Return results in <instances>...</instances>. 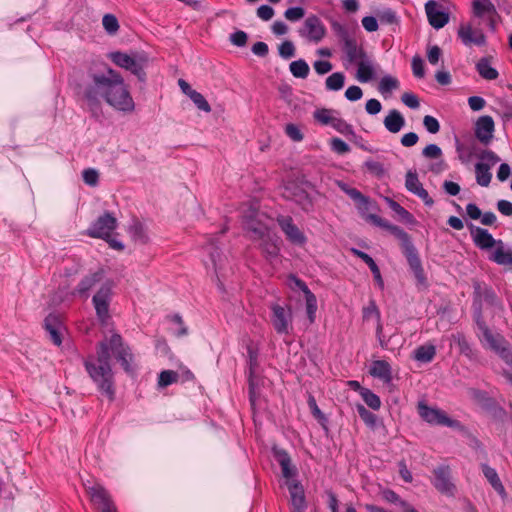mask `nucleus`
<instances>
[{"instance_id":"f257e3e1","label":"nucleus","mask_w":512,"mask_h":512,"mask_svg":"<svg viewBox=\"0 0 512 512\" xmlns=\"http://www.w3.org/2000/svg\"><path fill=\"white\" fill-rule=\"evenodd\" d=\"M111 352L126 373L135 372L131 365L133 354L118 333H113L109 340L104 339L98 342L96 355H88L83 359L87 374L97 386L98 391L110 402L114 401L116 396L114 372L110 363Z\"/></svg>"},{"instance_id":"f03ea898","label":"nucleus","mask_w":512,"mask_h":512,"mask_svg":"<svg viewBox=\"0 0 512 512\" xmlns=\"http://www.w3.org/2000/svg\"><path fill=\"white\" fill-rule=\"evenodd\" d=\"M89 82L83 89V98L93 116L101 113V101L114 110L132 113L135 103L123 77L114 69L107 68L106 72H89Z\"/></svg>"},{"instance_id":"7ed1b4c3","label":"nucleus","mask_w":512,"mask_h":512,"mask_svg":"<svg viewBox=\"0 0 512 512\" xmlns=\"http://www.w3.org/2000/svg\"><path fill=\"white\" fill-rule=\"evenodd\" d=\"M356 206L361 216L364 217L368 222L374 224L377 227L385 229L399 240L401 252L405 257L409 269L416 280V286L421 288H428V279L422 265L419 251L415 247L412 237L400 226L390 223L388 220L378 216L377 214H366V212L369 210H379L377 202L372 200L370 197H368L367 203H362L360 201L356 204Z\"/></svg>"},{"instance_id":"20e7f679","label":"nucleus","mask_w":512,"mask_h":512,"mask_svg":"<svg viewBox=\"0 0 512 512\" xmlns=\"http://www.w3.org/2000/svg\"><path fill=\"white\" fill-rule=\"evenodd\" d=\"M472 319L477 328L476 333H482L490 330L483 314V302L488 306L503 310L502 300L498 297L495 290L485 282L479 280L472 281Z\"/></svg>"},{"instance_id":"39448f33","label":"nucleus","mask_w":512,"mask_h":512,"mask_svg":"<svg viewBox=\"0 0 512 512\" xmlns=\"http://www.w3.org/2000/svg\"><path fill=\"white\" fill-rule=\"evenodd\" d=\"M417 411L419 416L430 425L446 426L458 430L464 428L459 420L449 417L446 412L440 408L430 407L425 401L418 402Z\"/></svg>"},{"instance_id":"423d86ee","label":"nucleus","mask_w":512,"mask_h":512,"mask_svg":"<svg viewBox=\"0 0 512 512\" xmlns=\"http://www.w3.org/2000/svg\"><path fill=\"white\" fill-rule=\"evenodd\" d=\"M333 30L342 42V50L350 64L357 63L365 58L367 55L361 45L357 43L355 37L351 36L349 31L339 23H333Z\"/></svg>"},{"instance_id":"0eeeda50","label":"nucleus","mask_w":512,"mask_h":512,"mask_svg":"<svg viewBox=\"0 0 512 512\" xmlns=\"http://www.w3.org/2000/svg\"><path fill=\"white\" fill-rule=\"evenodd\" d=\"M480 343L496 352L506 364L512 367V347L499 333L494 334L491 329L482 333H476Z\"/></svg>"},{"instance_id":"6e6552de","label":"nucleus","mask_w":512,"mask_h":512,"mask_svg":"<svg viewBox=\"0 0 512 512\" xmlns=\"http://www.w3.org/2000/svg\"><path fill=\"white\" fill-rule=\"evenodd\" d=\"M90 503L95 512H118V508L109 491L100 483L85 486Z\"/></svg>"},{"instance_id":"1a4fd4ad","label":"nucleus","mask_w":512,"mask_h":512,"mask_svg":"<svg viewBox=\"0 0 512 512\" xmlns=\"http://www.w3.org/2000/svg\"><path fill=\"white\" fill-rule=\"evenodd\" d=\"M113 280H106L92 298L96 316L100 323L106 324L110 318L109 307L112 300Z\"/></svg>"},{"instance_id":"9d476101","label":"nucleus","mask_w":512,"mask_h":512,"mask_svg":"<svg viewBox=\"0 0 512 512\" xmlns=\"http://www.w3.org/2000/svg\"><path fill=\"white\" fill-rule=\"evenodd\" d=\"M456 150L459 160H500L491 150L483 147L475 141L463 143L456 138Z\"/></svg>"},{"instance_id":"9b49d317","label":"nucleus","mask_w":512,"mask_h":512,"mask_svg":"<svg viewBox=\"0 0 512 512\" xmlns=\"http://www.w3.org/2000/svg\"><path fill=\"white\" fill-rule=\"evenodd\" d=\"M117 226L118 221L114 214L110 211H105L91 223L85 234L95 239L109 238V234H113Z\"/></svg>"},{"instance_id":"f8f14e48","label":"nucleus","mask_w":512,"mask_h":512,"mask_svg":"<svg viewBox=\"0 0 512 512\" xmlns=\"http://www.w3.org/2000/svg\"><path fill=\"white\" fill-rule=\"evenodd\" d=\"M276 222L284 233L286 240L297 247H304L308 238L305 233L294 223V220L289 215H278Z\"/></svg>"},{"instance_id":"ddd939ff","label":"nucleus","mask_w":512,"mask_h":512,"mask_svg":"<svg viewBox=\"0 0 512 512\" xmlns=\"http://www.w3.org/2000/svg\"><path fill=\"white\" fill-rule=\"evenodd\" d=\"M272 315L271 322L278 334H288L289 326L292 323V309L291 306L287 308L278 303H273L270 306Z\"/></svg>"},{"instance_id":"4468645a","label":"nucleus","mask_w":512,"mask_h":512,"mask_svg":"<svg viewBox=\"0 0 512 512\" xmlns=\"http://www.w3.org/2000/svg\"><path fill=\"white\" fill-rule=\"evenodd\" d=\"M434 479L432 481L433 486L440 493L454 496L456 491L455 484L451 481V469L448 465H439L433 469Z\"/></svg>"},{"instance_id":"2eb2a0df","label":"nucleus","mask_w":512,"mask_h":512,"mask_svg":"<svg viewBox=\"0 0 512 512\" xmlns=\"http://www.w3.org/2000/svg\"><path fill=\"white\" fill-rule=\"evenodd\" d=\"M467 227L474 245L480 250L488 251L502 245V240H496L487 229L475 226L471 222L467 223Z\"/></svg>"},{"instance_id":"dca6fc26","label":"nucleus","mask_w":512,"mask_h":512,"mask_svg":"<svg viewBox=\"0 0 512 512\" xmlns=\"http://www.w3.org/2000/svg\"><path fill=\"white\" fill-rule=\"evenodd\" d=\"M474 398L478 401L481 407L491 415L496 421H504L507 412L506 410L496 401L495 398L491 397L488 392L483 390H475Z\"/></svg>"},{"instance_id":"f3484780","label":"nucleus","mask_w":512,"mask_h":512,"mask_svg":"<svg viewBox=\"0 0 512 512\" xmlns=\"http://www.w3.org/2000/svg\"><path fill=\"white\" fill-rule=\"evenodd\" d=\"M285 197L295 202L305 212H310L314 208L310 194L296 183H289L285 187Z\"/></svg>"},{"instance_id":"a211bd4d","label":"nucleus","mask_w":512,"mask_h":512,"mask_svg":"<svg viewBox=\"0 0 512 512\" xmlns=\"http://www.w3.org/2000/svg\"><path fill=\"white\" fill-rule=\"evenodd\" d=\"M425 11L429 24L435 29H441L449 22V13L443 5L434 0H429L425 4Z\"/></svg>"},{"instance_id":"6ab92c4d","label":"nucleus","mask_w":512,"mask_h":512,"mask_svg":"<svg viewBox=\"0 0 512 512\" xmlns=\"http://www.w3.org/2000/svg\"><path fill=\"white\" fill-rule=\"evenodd\" d=\"M299 34L309 41L318 43L325 36V27L317 16L311 15L306 18Z\"/></svg>"},{"instance_id":"aec40b11","label":"nucleus","mask_w":512,"mask_h":512,"mask_svg":"<svg viewBox=\"0 0 512 512\" xmlns=\"http://www.w3.org/2000/svg\"><path fill=\"white\" fill-rule=\"evenodd\" d=\"M43 328L49 333V338L56 346H60L63 342L62 328L63 322L61 316L55 313H49L43 322Z\"/></svg>"},{"instance_id":"412c9836","label":"nucleus","mask_w":512,"mask_h":512,"mask_svg":"<svg viewBox=\"0 0 512 512\" xmlns=\"http://www.w3.org/2000/svg\"><path fill=\"white\" fill-rule=\"evenodd\" d=\"M272 455L273 458L280 465L282 475L284 478L291 479L297 475V468L294 465H292L291 457L285 449L273 446Z\"/></svg>"},{"instance_id":"4be33fe9","label":"nucleus","mask_w":512,"mask_h":512,"mask_svg":"<svg viewBox=\"0 0 512 512\" xmlns=\"http://www.w3.org/2000/svg\"><path fill=\"white\" fill-rule=\"evenodd\" d=\"M494 120L491 116H480L475 123V136L481 144L487 145L493 138Z\"/></svg>"},{"instance_id":"5701e85b","label":"nucleus","mask_w":512,"mask_h":512,"mask_svg":"<svg viewBox=\"0 0 512 512\" xmlns=\"http://www.w3.org/2000/svg\"><path fill=\"white\" fill-rule=\"evenodd\" d=\"M256 212L252 211L251 214L244 217V229L250 233L252 241H258L270 233L268 226L254 217Z\"/></svg>"},{"instance_id":"b1692460","label":"nucleus","mask_w":512,"mask_h":512,"mask_svg":"<svg viewBox=\"0 0 512 512\" xmlns=\"http://www.w3.org/2000/svg\"><path fill=\"white\" fill-rule=\"evenodd\" d=\"M259 249L262 255L267 260L276 259L280 255V243L281 239L276 234L271 232L262 239H259Z\"/></svg>"},{"instance_id":"393cba45","label":"nucleus","mask_w":512,"mask_h":512,"mask_svg":"<svg viewBox=\"0 0 512 512\" xmlns=\"http://www.w3.org/2000/svg\"><path fill=\"white\" fill-rule=\"evenodd\" d=\"M104 278V270L102 268H99L94 273H91L89 275H86L81 279V281L78 283L74 291L72 292L73 295H79L80 297H83L85 299L89 296V291L99 282H101Z\"/></svg>"},{"instance_id":"a878e982","label":"nucleus","mask_w":512,"mask_h":512,"mask_svg":"<svg viewBox=\"0 0 512 512\" xmlns=\"http://www.w3.org/2000/svg\"><path fill=\"white\" fill-rule=\"evenodd\" d=\"M287 487L291 497V511H305L307 503L303 485L299 481L293 480L287 483Z\"/></svg>"},{"instance_id":"bb28decb","label":"nucleus","mask_w":512,"mask_h":512,"mask_svg":"<svg viewBox=\"0 0 512 512\" xmlns=\"http://www.w3.org/2000/svg\"><path fill=\"white\" fill-rule=\"evenodd\" d=\"M458 36L466 46L472 44L483 46L486 43V37L481 29H473L471 25H461L458 29Z\"/></svg>"},{"instance_id":"cd10ccee","label":"nucleus","mask_w":512,"mask_h":512,"mask_svg":"<svg viewBox=\"0 0 512 512\" xmlns=\"http://www.w3.org/2000/svg\"><path fill=\"white\" fill-rule=\"evenodd\" d=\"M351 252L353 253L354 256L361 259L367 266H369V269L372 272L374 281L379 286V288L381 290H383L384 289V281H383L380 269H379L377 263L375 262V260L369 254H367L366 252L361 251L359 249L352 248Z\"/></svg>"},{"instance_id":"c85d7f7f","label":"nucleus","mask_w":512,"mask_h":512,"mask_svg":"<svg viewBox=\"0 0 512 512\" xmlns=\"http://www.w3.org/2000/svg\"><path fill=\"white\" fill-rule=\"evenodd\" d=\"M481 470L493 489L500 495L502 499H505L507 497V492L498 476L497 471L485 463L481 464Z\"/></svg>"},{"instance_id":"c756f323","label":"nucleus","mask_w":512,"mask_h":512,"mask_svg":"<svg viewBox=\"0 0 512 512\" xmlns=\"http://www.w3.org/2000/svg\"><path fill=\"white\" fill-rule=\"evenodd\" d=\"M369 373L371 376L381 379L384 383H390L393 378L391 365L386 360H374Z\"/></svg>"},{"instance_id":"7c9ffc66","label":"nucleus","mask_w":512,"mask_h":512,"mask_svg":"<svg viewBox=\"0 0 512 512\" xmlns=\"http://www.w3.org/2000/svg\"><path fill=\"white\" fill-rule=\"evenodd\" d=\"M148 56L144 53H134V59L132 60V64L129 65L125 70L130 71L133 75L137 77L140 82L146 81V72L145 67L148 64Z\"/></svg>"},{"instance_id":"2f4dec72","label":"nucleus","mask_w":512,"mask_h":512,"mask_svg":"<svg viewBox=\"0 0 512 512\" xmlns=\"http://www.w3.org/2000/svg\"><path fill=\"white\" fill-rule=\"evenodd\" d=\"M389 208L398 215V220L406 225L415 226L418 224L416 218L407 209L390 197H385Z\"/></svg>"},{"instance_id":"473e14b6","label":"nucleus","mask_w":512,"mask_h":512,"mask_svg":"<svg viewBox=\"0 0 512 512\" xmlns=\"http://www.w3.org/2000/svg\"><path fill=\"white\" fill-rule=\"evenodd\" d=\"M496 163L497 162H475L476 181L480 186H489L492 179L490 170Z\"/></svg>"},{"instance_id":"72a5a7b5","label":"nucleus","mask_w":512,"mask_h":512,"mask_svg":"<svg viewBox=\"0 0 512 512\" xmlns=\"http://www.w3.org/2000/svg\"><path fill=\"white\" fill-rule=\"evenodd\" d=\"M453 339L459 349L460 354L464 355L469 360L477 359L478 351L472 347L463 333L458 332L457 334L453 335Z\"/></svg>"},{"instance_id":"f704fd0d","label":"nucleus","mask_w":512,"mask_h":512,"mask_svg":"<svg viewBox=\"0 0 512 512\" xmlns=\"http://www.w3.org/2000/svg\"><path fill=\"white\" fill-rule=\"evenodd\" d=\"M404 125L405 119L396 109L391 110L384 119V126L391 133H398Z\"/></svg>"},{"instance_id":"c9c22d12","label":"nucleus","mask_w":512,"mask_h":512,"mask_svg":"<svg viewBox=\"0 0 512 512\" xmlns=\"http://www.w3.org/2000/svg\"><path fill=\"white\" fill-rule=\"evenodd\" d=\"M472 14L476 18L484 19L485 14H496V7L491 0H473Z\"/></svg>"},{"instance_id":"e433bc0d","label":"nucleus","mask_w":512,"mask_h":512,"mask_svg":"<svg viewBox=\"0 0 512 512\" xmlns=\"http://www.w3.org/2000/svg\"><path fill=\"white\" fill-rule=\"evenodd\" d=\"M476 70L485 80H495L498 78V71L491 66V57H483L476 63Z\"/></svg>"},{"instance_id":"4c0bfd02","label":"nucleus","mask_w":512,"mask_h":512,"mask_svg":"<svg viewBox=\"0 0 512 512\" xmlns=\"http://www.w3.org/2000/svg\"><path fill=\"white\" fill-rule=\"evenodd\" d=\"M247 382H248V398L251 406L256 404L257 399L259 398V389L263 382L262 378L254 373H247Z\"/></svg>"},{"instance_id":"58836bf2","label":"nucleus","mask_w":512,"mask_h":512,"mask_svg":"<svg viewBox=\"0 0 512 512\" xmlns=\"http://www.w3.org/2000/svg\"><path fill=\"white\" fill-rule=\"evenodd\" d=\"M436 356V347L433 344L418 346L413 351V358L421 363H430Z\"/></svg>"},{"instance_id":"ea45409f","label":"nucleus","mask_w":512,"mask_h":512,"mask_svg":"<svg viewBox=\"0 0 512 512\" xmlns=\"http://www.w3.org/2000/svg\"><path fill=\"white\" fill-rule=\"evenodd\" d=\"M489 260L495 262L498 265H509L512 266V251L505 250V244L502 241V245H498L489 256Z\"/></svg>"},{"instance_id":"a19ab883","label":"nucleus","mask_w":512,"mask_h":512,"mask_svg":"<svg viewBox=\"0 0 512 512\" xmlns=\"http://www.w3.org/2000/svg\"><path fill=\"white\" fill-rule=\"evenodd\" d=\"M307 404L310 409L312 416L317 420L319 425L326 431H329L328 424L329 420L327 416L320 410L317 405L316 399L312 394L308 395Z\"/></svg>"},{"instance_id":"79ce46f5","label":"nucleus","mask_w":512,"mask_h":512,"mask_svg":"<svg viewBox=\"0 0 512 512\" xmlns=\"http://www.w3.org/2000/svg\"><path fill=\"white\" fill-rule=\"evenodd\" d=\"M246 351H247V366L248 370L247 373H254L259 367V348L258 346L252 341L249 340L246 344Z\"/></svg>"},{"instance_id":"37998d69","label":"nucleus","mask_w":512,"mask_h":512,"mask_svg":"<svg viewBox=\"0 0 512 512\" xmlns=\"http://www.w3.org/2000/svg\"><path fill=\"white\" fill-rule=\"evenodd\" d=\"M356 64L358 65L357 79L363 83L369 82L374 76V68L371 61L367 57Z\"/></svg>"},{"instance_id":"c03bdc74","label":"nucleus","mask_w":512,"mask_h":512,"mask_svg":"<svg viewBox=\"0 0 512 512\" xmlns=\"http://www.w3.org/2000/svg\"><path fill=\"white\" fill-rule=\"evenodd\" d=\"M356 410L367 427L375 429L378 424H382L377 415L369 411L363 404L357 403Z\"/></svg>"},{"instance_id":"a18cd8bd","label":"nucleus","mask_w":512,"mask_h":512,"mask_svg":"<svg viewBox=\"0 0 512 512\" xmlns=\"http://www.w3.org/2000/svg\"><path fill=\"white\" fill-rule=\"evenodd\" d=\"M360 395L365 404L373 410H379L381 407L380 397L368 388H361Z\"/></svg>"},{"instance_id":"49530a36","label":"nucleus","mask_w":512,"mask_h":512,"mask_svg":"<svg viewBox=\"0 0 512 512\" xmlns=\"http://www.w3.org/2000/svg\"><path fill=\"white\" fill-rule=\"evenodd\" d=\"M290 72L296 78L305 79L309 74V66L305 60L299 59L290 63Z\"/></svg>"},{"instance_id":"de8ad7c7","label":"nucleus","mask_w":512,"mask_h":512,"mask_svg":"<svg viewBox=\"0 0 512 512\" xmlns=\"http://www.w3.org/2000/svg\"><path fill=\"white\" fill-rule=\"evenodd\" d=\"M345 83V75L342 72H335L328 76L325 81L326 89L329 91L341 90Z\"/></svg>"},{"instance_id":"09e8293b","label":"nucleus","mask_w":512,"mask_h":512,"mask_svg":"<svg viewBox=\"0 0 512 512\" xmlns=\"http://www.w3.org/2000/svg\"><path fill=\"white\" fill-rule=\"evenodd\" d=\"M109 59L118 67L126 69L129 65L132 64V60L134 59V54L129 55L127 53H123L120 51L111 52L109 54Z\"/></svg>"},{"instance_id":"8fccbe9b","label":"nucleus","mask_w":512,"mask_h":512,"mask_svg":"<svg viewBox=\"0 0 512 512\" xmlns=\"http://www.w3.org/2000/svg\"><path fill=\"white\" fill-rule=\"evenodd\" d=\"M180 375L174 370H163L158 375V386L160 388H166L169 385L176 383Z\"/></svg>"},{"instance_id":"3c124183","label":"nucleus","mask_w":512,"mask_h":512,"mask_svg":"<svg viewBox=\"0 0 512 512\" xmlns=\"http://www.w3.org/2000/svg\"><path fill=\"white\" fill-rule=\"evenodd\" d=\"M362 317L364 321L374 317L377 321V324L381 323V312L374 299H370L368 305L363 307Z\"/></svg>"},{"instance_id":"603ef678","label":"nucleus","mask_w":512,"mask_h":512,"mask_svg":"<svg viewBox=\"0 0 512 512\" xmlns=\"http://www.w3.org/2000/svg\"><path fill=\"white\" fill-rule=\"evenodd\" d=\"M422 183L418 179V174L416 169H409L406 173L405 177V187L406 189L415 194L417 190L422 187Z\"/></svg>"},{"instance_id":"864d4df0","label":"nucleus","mask_w":512,"mask_h":512,"mask_svg":"<svg viewBox=\"0 0 512 512\" xmlns=\"http://www.w3.org/2000/svg\"><path fill=\"white\" fill-rule=\"evenodd\" d=\"M399 87V81L390 76H383L379 82L378 90L382 94L390 93Z\"/></svg>"},{"instance_id":"5fc2aeb1","label":"nucleus","mask_w":512,"mask_h":512,"mask_svg":"<svg viewBox=\"0 0 512 512\" xmlns=\"http://www.w3.org/2000/svg\"><path fill=\"white\" fill-rule=\"evenodd\" d=\"M339 187L344 191L356 204L358 202L367 203L368 196L361 193L358 189L348 186L346 183H339Z\"/></svg>"},{"instance_id":"6e6d98bb","label":"nucleus","mask_w":512,"mask_h":512,"mask_svg":"<svg viewBox=\"0 0 512 512\" xmlns=\"http://www.w3.org/2000/svg\"><path fill=\"white\" fill-rule=\"evenodd\" d=\"M306 301V313L309 319V322L312 324L316 319V311H317V298L315 294L312 292L309 295L305 296Z\"/></svg>"},{"instance_id":"4d7b16f0","label":"nucleus","mask_w":512,"mask_h":512,"mask_svg":"<svg viewBox=\"0 0 512 512\" xmlns=\"http://www.w3.org/2000/svg\"><path fill=\"white\" fill-rule=\"evenodd\" d=\"M166 320L179 326L178 330L174 331V335L178 338L188 334V328L185 326L184 321L180 314H170L166 316Z\"/></svg>"},{"instance_id":"13d9d810","label":"nucleus","mask_w":512,"mask_h":512,"mask_svg":"<svg viewBox=\"0 0 512 512\" xmlns=\"http://www.w3.org/2000/svg\"><path fill=\"white\" fill-rule=\"evenodd\" d=\"M331 126L335 130H337L339 133L343 134L346 137H349V136L355 137L353 127L350 124H348L346 121H344L343 119L335 117Z\"/></svg>"},{"instance_id":"bf43d9fd","label":"nucleus","mask_w":512,"mask_h":512,"mask_svg":"<svg viewBox=\"0 0 512 512\" xmlns=\"http://www.w3.org/2000/svg\"><path fill=\"white\" fill-rule=\"evenodd\" d=\"M82 179L86 185L96 187L99 184V172L94 168H86L82 171Z\"/></svg>"},{"instance_id":"052dcab7","label":"nucleus","mask_w":512,"mask_h":512,"mask_svg":"<svg viewBox=\"0 0 512 512\" xmlns=\"http://www.w3.org/2000/svg\"><path fill=\"white\" fill-rule=\"evenodd\" d=\"M365 171L374 175L378 179H382L385 176V169L382 162H364Z\"/></svg>"},{"instance_id":"680f3d73","label":"nucleus","mask_w":512,"mask_h":512,"mask_svg":"<svg viewBox=\"0 0 512 512\" xmlns=\"http://www.w3.org/2000/svg\"><path fill=\"white\" fill-rule=\"evenodd\" d=\"M102 24L104 29L109 34H115L119 29V23L117 18L112 14H106L103 16Z\"/></svg>"},{"instance_id":"e2e57ef3","label":"nucleus","mask_w":512,"mask_h":512,"mask_svg":"<svg viewBox=\"0 0 512 512\" xmlns=\"http://www.w3.org/2000/svg\"><path fill=\"white\" fill-rule=\"evenodd\" d=\"M190 99L199 110L204 111L206 113L211 112V106L201 93L197 91L192 93V95H190Z\"/></svg>"},{"instance_id":"0e129e2a","label":"nucleus","mask_w":512,"mask_h":512,"mask_svg":"<svg viewBox=\"0 0 512 512\" xmlns=\"http://www.w3.org/2000/svg\"><path fill=\"white\" fill-rule=\"evenodd\" d=\"M305 16V9L302 7H290L284 12V17L291 22L301 20Z\"/></svg>"},{"instance_id":"69168bd1","label":"nucleus","mask_w":512,"mask_h":512,"mask_svg":"<svg viewBox=\"0 0 512 512\" xmlns=\"http://www.w3.org/2000/svg\"><path fill=\"white\" fill-rule=\"evenodd\" d=\"M314 118L323 125H331L335 117L331 116V110L318 109L314 112Z\"/></svg>"},{"instance_id":"338daca9","label":"nucleus","mask_w":512,"mask_h":512,"mask_svg":"<svg viewBox=\"0 0 512 512\" xmlns=\"http://www.w3.org/2000/svg\"><path fill=\"white\" fill-rule=\"evenodd\" d=\"M286 135L293 141L299 142L303 139V133L298 125L289 123L285 126Z\"/></svg>"},{"instance_id":"774afa93","label":"nucleus","mask_w":512,"mask_h":512,"mask_svg":"<svg viewBox=\"0 0 512 512\" xmlns=\"http://www.w3.org/2000/svg\"><path fill=\"white\" fill-rule=\"evenodd\" d=\"M422 156L428 159H438L442 157V150L436 144H429L423 149Z\"/></svg>"}]
</instances>
